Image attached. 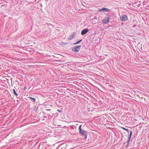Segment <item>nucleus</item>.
<instances>
[{
    "mask_svg": "<svg viewBox=\"0 0 149 149\" xmlns=\"http://www.w3.org/2000/svg\"><path fill=\"white\" fill-rule=\"evenodd\" d=\"M81 125H80L79 127V133L82 136L84 137V139L86 140L87 136V132L84 130H83L81 129Z\"/></svg>",
    "mask_w": 149,
    "mask_h": 149,
    "instance_id": "f257e3e1",
    "label": "nucleus"
},
{
    "mask_svg": "<svg viewBox=\"0 0 149 149\" xmlns=\"http://www.w3.org/2000/svg\"><path fill=\"white\" fill-rule=\"evenodd\" d=\"M110 19V16L109 15L106 14V16L105 17L104 19L102 20V22L104 24H107L109 22Z\"/></svg>",
    "mask_w": 149,
    "mask_h": 149,
    "instance_id": "f03ea898",
    "label": "nucleus"
},
{
    "mask_svg": "<svg viewBox=\"0 0 149 149\" xmlns=\"http://www.w3.org/2000/svg\"><path fill=\"white\" fill-rule=\"evenodd\" d=\"M81 47V45L75 46L72 48V50L77 53L80 49Z\"/></svg>",
    "mask_w": 149,
    "mask_h": 149,
    "instance_id": "7ed1b4c3",
    "label": "nucleus"
},
{
    "mask_svg": "<svg viewBox=\"0 0 149 149\" xmlns=\"http://www.w3.org/2000/svg\"><path fill=\"white\" fill-rule=\"evenodd\" d=\"M120 18L122 21H125L128 20L127 16L125 15H122L120 16Z\"/></svg>",
    "mask_w": 149,
    "mask_h": 149,
    "instance_id": "20e7f679",
    "label": "nucleus"
},
{
    "mask_svg": "<svg viewBox=\"0 0 149 149\" xmlns=\"http://www.w3.org/2000/svg\"><path fill=\"white\" fill-rule=\"evenodd\" d=\"M99 11H103V12H108L110 10L107 8H102L99 9Z\"/></svg>",
    "mask_w": 149,
    "mask_h": 149,
    "instance_id": "39448f33",
    "label": "nucleus"
},
{
    "mask_svg": "<svg viewBox=\"0 0 149 149\" xmlns=\"http://www.w3.org/2000/svg\"><path fill=\"white\" fill-rule=\"evenodd\" d=\"M89 31V30L87 29H83L81 32L82 35H84L86 34Z\"/></svg>",
    "mask_w": 149,
    "mask_h": 149,
    "instance_id": "423d86ee",
    "label": "nucleus"
},
{
    "mask_svg": "<svg viewBox=\"0 0 149 149\" xmlns=\"http://www.w3.org/2000/svg\"><path fill=\"white\" fill-rule=\"evenodd\" d=\"M75 33L74 32L73 33H72L70 36L69 38H68L69 40H71L73 38H74V35H75Z\"/></svg>",
    "mask_w": 149,
    "mask_h": 149,
    "instance_id": "0eeeda50",
    "label": "nucleus"
},
{
    "mask_svg": "<svg viewBox=\"0 0 149 149\" xmlns=\"http://www.w3.org/2000/svg\"><path fill=\"white\" fill-rule=\"evenodd\" d=\"M29 98L33 102H35L36 99L35 98L31 97H29Z\"/></svg>",
    "mask_w": 149,
    "mask_h": 149,
    "instance_id": "6e6552de",
    "label": "nucleus"
},
{
    "mask_svg": "<svg viewBox=\"0 0 149 149\" xmlns=\"http://www.w3.org/2000/svg\"><path fill=\"white\" fill-rule=\"evenodd\" d=\"M130 139H131L128 138V139L127 140V145L126 146H127L129 144L130 142Z\"/></svg>",
    "mask_w": 149,
    "mask_h": 149,
    "instance_id": "1a4fd4ad",
    "label": "nucleus"
},
{
    "mask_svg": "<svg viewBox=\"0 0 149 149\" xmlns=\"http://www.w3.org/2000/svg\"><path fill=\"white\" fill-rule=\"evenodd\" d=\"M13 91L14 94L16 96L18 95V94L16 93L15 89H13Z\"/></svg>",
    "mask_w": 149,
    "mask_h": 149,
    "instance_id": "9d476101",
    "label": "nucleus"
},
{
    "mask_svg": "<svg viewBox=\"0 0 149 149\" xmlns=\"http://www.w3.org/2000/svg\"><path fill=\"white\" fill-rule=\"evenodd\" d=\"M38 107L37 106H36L34 108V110L36 111H38Z\"/></svg>",
    "mask_w": 149,
    "mask_h": 149,
    "instance_id": "9b49d317",
    "label": "nucleus"
},
{
    "mask_svg": "<svg viewBox=\"0 0 149 149\" xmlns=\"http://www.w3.org/2000/svg\"><path fill=\"white\" fill-rule=\"evenodd\" d=\"M122 128L124 130L126 131L127 132L128 134H129V130L128 129H127V128H125V127H122Z\"/></svg>",
    "mask_w": 149,
    "mask_h": 149,
    "instance_id": "f8f14e48",
    "label": "nucleus"
},
{
    "mask_svg": "<svg viewBox=\"0 0 149 149\" xmlns=\"http://www.w3.org/2000/svg\"><path fill=\"white\" fill-rule=\"evenodd\" d=\"M132 131H130V134H129V136L128 137V138L131 139V137L132 135Z\"/></svg>",
    "mask_w": 149,
    "mask_h": 149,
    "instance_id": "ddd939ff",
    "label": "nucleus"
},
{
    "mask_svg": "<svg viewBox=\"0 0 149 149\" xmlns=\"http://www.w3.org/2000/svg\"><path fill=\"white\" fill-rule=\"evenodd\" d=\"M82 40H79V41H77L76 43H74L73 45H74L78 44L80 42L82 41Z\"/></svg>",
    "mask_w": 149,
    "mask_h": 149,
    "instance_id": "4468645a",
    "label": "nucleus"
},
{
    "mask_svg": "<svg viewBox=\"0 0 149 149\" xmlns=\"http://www.w3.org/2000/svg\"><path fill=\"white\" fill-rule=\"evenodd\" d=\"M136 5H137V6H138V7H139V6H140V4L139 3H138V2H137L136 3Z\"/></svg>",
    "mask_w": 149,
    "mask_h": 149,
    "instance_id": "2eb2a0df",
    "label": "nucleus"
},
{
    "mask_svg": "<svg viewBox=\"0 0 149 149\" xmlns=\"http://www.w3.org/2000/svg\"><path fill=\"white\" fill-rule=\"evenodd\" d=\"M26 89V87H24V90H25Z\"/></svg>",
    "mask_w": 149,
    "mask_h": 149,
    "instance_id": "dca6fc26",
    "label": "nucleus"
},
{
    "mask_svg": "<svg viewBox=\"0 0 149 149\" xmlns=\"http://www.w3.org/2000/svg\"><path fill=\"white\" fill-rule=\"evenodd\" d=\"M58 111L59 112H61V111H59L58 109Z\"/></svg>",
    "mask_w": 149,
    "mask_h": 149,
    "instance_id": "f3484780",
    "label": "nucleus"
},
{
    "mask_svg": "<svg viewBox=\"0 0 149 149\" xmlns=\"http://www.w3.org/2000/svg\"><path fill=\"white\" fill-rule=\"evenodd\" d=\"M126 143H124V144H125Z\"/></svg>",
    "mask_w": 149,
    "mask_h": 149,
    "instance_id": "a211bd4d",
    "label": "nucleus"
}]
</instances>
